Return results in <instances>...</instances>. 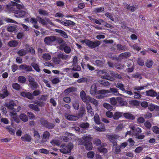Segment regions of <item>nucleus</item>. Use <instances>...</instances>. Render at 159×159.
<instances>
[{"mask_svg":"<svg viewBox=\"0 0 159 159\" xmlns=\"http://www.w3.org/2000/svg\"><path fill=\"white\" fill-rule=\"evenodd\" d=\"M99 93L102 94L110 93L116 96H122V95L120 94L118 89L115 88H110L109 90H103L99 91Z\"/></svg>","mask_w":159,"mask_h":159,"instance_id":"1","label":"nucleus"},{"mask_svg":"<svg viewBox=\"0 0 159 159\" xmlns=\"http://www.w3.org/2000/svg\"><path fill=\"white\" fill-rule=\"evenodd\" d=\"M29 81L31 88L32 89H34L38 87L39 85L37 82L35 81L34 78L32 77H30L29 79Z\"/></svg>","mask_w":159,"mask_h":159,"instance_id":"2","label":"nucleus"},{"mask_svg":"<svg viewBox=\"0 0 159 159\" xmlns=\"http://www.w3.org/2000/svg\"><path fill=\"white\" fill-rule=\"evenodd\" d=\"M57 38L55 36H52L46 37L44 40V42L47 45H50L52 43L56 41Z\"/></svg>","mask_w":159,"mask_h":159,"instance_id":"3","label":"nucleus"},{"mask_svg":"<svg viewBox=\"0 0 159 159\" xmlns=\"http://www.w3.org/2000/svg\"><path fill=\"white\" fill-rule=\"evenodd\" d=\"M106 136L107 139L112 143L114 146L116 145L117 143L116 141L117 138L116 135L115 134L107 135Z\"/></svg>","mask_w":159,"mask_h":159,"instance_id":"4","label":"nucleus"},{"mask_svg":"<svg viewBox=\"0 0 159 159\" xmlns=\"http://www.w3.org/2000/svg\"><path fill=\"white\" fill-rule=\"evenodd\" d=\"M88 43V47L91 48H94L98 47L100 44L101 43L99 41L97 40L95 42L89 40Z\"/></svg>","mask_w":159,"mask_h":159,"instance_id":"5","label":"nucleus"},{"mask_svg":"<svg viewBox=\"0 0 159 159\" xmlns=\"http://www.w3.org/2000/svg\"><path fill=\"white\" fill-rule=\"evenodd\" d=\"M50 134L48 131H46L43 133L42 139L41 142V143H43L47 142L49 139Z\"/></svg>","mask_w":159,"mask_h":159,"instance_id":"6","label":"nucleus"},{"mask_svg":"<svg viewBox=\"0 0 159 159\" xmlns=\"http://www.w3.org/2000/svg\"><path fill=\"white\" fill-rule=\"evenodd\" d=\"M80 96L82 101L86 104H87L88 100V98L90 96H87L84 90H82L80 92Z\"/></svg>","mask_w":159,"mask_h":159,"instance_id":"7","label":"nucleus"},{"mask_svg":"<svg viewBox=\"0 0 159 159\" xmlns=\"http://www.w3.org/2000/svg\"><path fill=\"white\" fill-rule=\"evenodd\" d=\"M11 3L12 6V7H11V11H13V12L15 11H16L15 10H13V9L15 8V7H16L17 8V9H19V11L21 9H22L24 7L23 6L20 4H18L16 2L11 1Z\"/></svg>","mask_w":159,"mask_h":159,"instance_id":"8","label":"nucleus"},{"mask_svg":"<svg viewBox=\"0 0 159 159\" xmlns=\"http://www.w3.org/2000/svg\"><path fill=\"white\" fill-rule=\"evenodd\" d=\"M21 70H23L26 71H33L32 67L29 65L26 64H22L19 66Z\"/></svg>","mask_w":159,"mask_h":159,"instance_id":"9","label":"nucleus"},{"mask_svg":"<svg viewBox=\"0 0 159 159\" xmlns=\"http://www.w3.org/2000/svg\"><path fill=\"white\" fill-rule=\"evenodd\" d=\"M15 13V16L17 17H21L25 15L27 13L25 11L23 10H19L16 12L15 11L13 12Z\"/></svg>","mask_w":159,"mask_h":159,"instance_id":"10","label":"nucleus"},{"mask_svg":"<svg viewBox=\"0 0 159 159\" xmlns=\"http://www.w3.org/2000/svg\"><path fill=\"white\" fill-rule=\"evenodd\" d=\"M20 95L23 97H25L30 99H34V97L32 94L30 92H22L20 93Z\"/></svg>","mask_w":159,"mask_h":159,"instance_id":"11","label":"nucleus"},{"mask_svg":"<svg viewBox=\"0 0 159 159\" xmlns=\"http://www.w3.org/2000/svg\"><path fill=\"white\" fill-rule=\"evenodd\" d=\"M87 107L86 108L88 114L89 116H92L94 115V111L92 108L91 107L90 105L86 104Z\"/></svg>","mask_w":159,"mask_h":159,"instance_id":"12","label":"nucleus"},{"mask_svg":"<svg viewBox=\"0 0 159 159\" xmlns=\"http://www.w3.org/2000/svg\"><path fill=\"white\" fill-rule=\"evenodd\" d=\"M59 48L61 50L64 49V52L66 53H70V47L66 44H61L59 46Z\"/></svg>","mask_w":159,"mask_h":159,"instance_id":"13","label":"nucleus"},{"mask_svg":"<svg viewBox=\"0 0 159 159\" xmlns=\"http://www.w3.org/2000/svg\"><path fill=\"white\" fill-rule=\"evenodd\" d=\"M37 17L36 19L31 18L30 20V21L33 25V27L37 29H39V26L37 25Z\"/></svg>","mask_w":159,"mask_h":159,"instance_id":"14","label":"nucleus"},{"mask_svg":"<svg viewBox=\"0 0 159 159\" xmlns=\"http://www.w3.org/2000/svg\"><path fill=\"white\" fill-rule=\"evenodd\" d=\"M146 95L154 97L156 96L157 93L152 89H150L145 92Z\"/></svg>","mask_w":159,"mask_h":159,"instance_id":"15","label":"nucleus"},{"mask_svg":"<svg viewBox=\"0 0 159 159\" xmlns=\"http://www.w3.org/2000/svg\"><path fill=\"white\" fill-rule=\"evenodd\" d=\"M97 88L96 85L95 84H93L91 86L90 90V93L93 96H94L97 93Z\"/></svg>","mask_w":159,"mask_h":159,"instance_id":"16","label":"nucleus"},{"mask_svg":"<svg viewBox=\"0 0 159 159\" xmlns=\"http://www.w3.org/2000/svg\"><path fill=\"white\" fill-rule=\"evenodd\" d=\"M21 139L24 142H30L31 140V138L30 135L25 134L21 137Z\"/></svg>","mask_w":159,"mask_h":159,"instance_id":"17","label":"nucleus"},{"mask_svg":"<svg viewBox=\"0 0 159 159\" xmlns=\"http://www.w3.org/2000/svg\"><path fill=\"white\" fill-rule=\"evenodd\" d=\"M148 109L152 111L155 110L156 111H159V106L152 104H150L148 106Z\"/></svg>","mask_w":159,"mask_h":159,"instance_id":"18","label":"nucleus"},{"mask_svg":"<svg viewBox=\"0 0 159 159\" xmlns=\"http://www.w3.org/2000/svg\"><path fill=\"white\" fill-rule=\"evenodd\" d=\"M60 150L62 153H66L70 151V147L66 145L61 146V148Z\"/></svg>","mask_w":159,"mask_h":159,"instance_id":"19","label":"nucleus"},{"mask_svg":"<svg viewBox=\"0 0 159 159\" xmlns=\"http://www.w3.org/2000/svg\"><path fill=\"white\" fill-rule=\"evenodd\" d=\"M2 92L3 93V94H0V97L3 98L8 95L9 93L7 90V87L6 86H3Z\"/></svg>","mask_w":159,"mask_h":159,"instance_id":"20","label":"nucleus"},{"mask_svg":"<svg viewBox=\"0 0 159 159\" xmlns=\"http://www.w3.org/2000/svg\"><path fill=\"white\" fill-rule=\"evenodd\" d=\"M130 56V54L129 52H125L120 54L119 57L120 59H125L129 57Z\"/></svg>","mask_w":159,"mask_h":159,"instance_id":"21","label":"nucleus"},{"mask_svg":"<svg viewBox=\"0 0 159 159\" xmlns=\"http://www.w3.org/2000/svg\"><path fill=\"white\" fill-rule=\"evenodd\" d=\"M88 105H89V102L93 104L96 107H97L98 106V103L97 100L94 98H92L90 96L88 98Z\"/></svg>","mask_w":159,"mask_h":159,"instance_id":"22","label":"nucleus"},{"mask_svg":"<svg viewBox=\"0 0 159 159\" xmlns=\"http://www.w3.org/2000/svg\"><path fill=\"white\" fill-rule=\"evenodd\" d=\"M16 106V104L13 101H11L8 103L6 104V106L7 108L11 110L14 109L13 107Z\"/></svg>","mask_w":159,"mask_h":159,"instance_id":"23","label":"nucleus"},{"mask_svg":"<svg viewBox=\"0 0 159 159\" xmlns=\"http://www.w3.org/2000/svg\"><path fill=\"white\" fill-rule=\"evenodd\" d=\"M37 20L39 22L43 25H45L47 24V22L49 20L48 19H46V20L40 17H37Z\"/></svg>","mask_w":159,"mask_h":159,"instance_id":"24","label":"nucleus"},{"mask_svg":"<svg viewBox=\"0 0 159 159\" xmlns=\"http://www.w3.org/2000/svg\"><path fill=\"white\" fill-rule=\"evenodd\" d=\"M83 140L82 141V144H83L84 142H86V143L90 142L91 139V137L90 135H84L83 137Z\"/></svg>","mask_w":159,"mask_h":159,"instance_id":"25","label":"nucleus"},{"mask_svg":"<svg viewBox=\"0 0 159 159\" xmlns=\"http://www.w3.org/2000/svg\"><path fill=\"white\" fill-rule=\"evenodd\" d=\"M114 85L117 88L119 89L120 90H121L122 91H125V85L121 83H115Z\"/></svg>","mask_w":159,"mask_h":159,"instance_id":"26","label":"nucleus"},{"mask_svg":"<svg viewBox=\"0 0 159 159\" xmlns=\"http://www.w3.org/2000/svg\"><path fill=\"white\" fill-rule=\"evenodd\" d=\"M83 145H84L85 146L86 149L88 150H91L93 148V145L92 143L90 142H84Z\"/></svg>","mask_w":159,"mask_h":159,"instance_id":"27","label":"nucleus"},{"mask_svg":"<svg viewBox=\"0 0 159 159\" xmlns=\"http://www.w3.org/2000/svg\"><path fill=\"white\" fill-rule=\"evenodd\" d=\"M31 65L37 72H39L40 71L39 66L37 64L33 62L31 63Z\"/></svg>","mask_w":159,"mask_h":159,"instance_id":"28","label":"nucleus"},{"mask_svg":"<svg viewBox=\"0 0 159 159\" xmlns=\"http://www.w3.org/2000/svg\"><path fill=\"white\" fill-rule=\"evenodd\" d=\"M55 31L59 33L61 36L64 37V38H67L68 37V35L64 31L58 29H55Z\"/></svg>","mask_w":159,"mask_h":159,"instance_id":"29","label":"nucleus"},{"mask_svg":"<svg viewBox=\"0 0 159 159\" xmlns=\"http://www.w3.org/2000/svg\"><path fill=\"white\" fill-rule=\"evenodd\" d=\"M123 115L127 119L133 120L135 118V117L133 115L130 113H124L123 114Z\"/></svg>","mask_w":159,"mask_h":159,"instance_id":"30","label":"nucleus"},{"mask_svg":"<svg viewBox=\"0 0 159 159\" xmlns=\"http://www.w3.org/2000/svg\"><path fill=\"white\" fill-rule=\"evenodd\" d=\"M89 80L87 78L85 77H82L78 79L76 82L78 83H87L89 82Z\"/></svg>","mask_w":159,"mask_h":159,"instance_id":"31","label":"nucleus"},{"mask_svg":"<svg viewBox=\"0 0 159 159\" xmlns=\"http://www.w3.org/2000/svg\"><path fill=\"white\" fill-rule=\"evenodd\" d=\"M123 114L119 112H116L113 115V118L115 120H118L120 117Z\"/></svg>","mask_w":159,"mask_h":159,"instance_id":"32","label":"nucleus"},{"mask_svg":"<svg viewBox=\"0 0 159 159\" xmlns=\"http://www.w3.org/2000/svg\"><path fill=\"white\" fill-rule=\"evenodd\" d=\"M103 90V89L99 90L97 92L96 96L97 98L98 99H102L104 98L105 97L104 95H106V94H102L99 93L100 91Z\"/></svg>","mask_w":159,"mask_h":159,"instance_id":"33","label":"nucleus"},{"mask_svg":"<svg viewBox=\"0 0 159 159\" xmlns=\"http://www.w3.org/2000/svg\"><path fill=\"white\" fill-rule=\"evenodd\" d=\"M28 107L36 111H40L39 108L35 104H30L29 105Z\"/></svg>","mask_w":159,"mask_h":159,"instance_id":"34","label":"nucleus"},{"mask_svg":"<svg viewBox=\"0 0 159 159\" xmlns=\"http://www.w3.org/2000/svg\"><path fill=\"white\" fill-rule=\"evenodd\" d=\"M19 117L21 120L24 122H26L28 120V118L27 116L24 113H21L20 114Z\"/></svg>","mask_w":159,"mask_h":159,"instance_id":"35","label":"nucleus"},{"mask_svg":"<svg viewBox=\"0 0 159 159\" xmlns=\"http://www.w3.org/2000/svg\"><path fill=\"white\" fill-rule=\"evenodd\" d=\"M8 44L10 47H15L17 46L18 43L16 41L12 40L9 41Z\"/></svg>","mask_w":159,"mask_h":159,"instance_id":"36","label":"nucleus"},{"mask_svg":"<svg viewBox=\"0 0 159 159\" xmlns=\"http://www.w3.org/2000/svg\"><path fill=\"white\" fill-rule=\"evenodd\" d=\"M99 82L100 84L105 86H109L110 85V83L104 79L100 80Z\"/></svg>","mask_w":159,"mask_h":159,"instance_id":"37","label":"nucleus"},{"mask_svg":"<svg viewBox=\"0 0 159 159\" xmlns=\"http://www.w3.org/2000/svg\"><path fill=\"white\" fill-rule=\"evenodd\" d=\"M111 75L113 77L119 79H121L122 78L121 76L117 73H115L114 72L111 71L110 73Z\"/></svg>","mask_w":159,"mask_h":159,"instance_id":"38","label":"nucleus"},{"mask_svg":"<svg viewBox=\"0 0 159 159\" xmlns=\"http://www.w3.org/2000/svg\"><path fill=\"white\" fill-rule=\"evenodd\" d=\"M27 51L24 49H21L17 52V54L20 56H22L26 55L27 53Z\"/></svg>","mask_w":159,"mask_h":159,"instance_id":"39","label":"nucleus"},{"mask_svg":"<svg viewBox=\"0 0 159 159\" xmlns=\"http://www.w3.org/2000/svg\"><path fill=\"white\" fill-rule=\"evenodd\" d=\"M43 59L45 61H48L51 59V56L48 53H45L43 54L42 56Z\"/></svg>","mask_w":159,"mask_h":159,"instance_id":"40","label":"nucleus"},{"mask_svg":"<svg viewBox=\"0 0 159 159\" xmlns=\"http://www.w3.org/2000/svg\"><path fill=\"white\" fill-rule=\"evenodd\" d=\"M104 10L103 7L95 8L93 9V12L95 13H100Z\"/></svg>","mask_w":159,"mask_h":159,"instance_id":"41","label":"nucleus"},{"mask_svg":"<svg viewBox=\"0 0 159 159\" xmlns=\"http://www.w3.org/2000/svg\"><path fill=\"white\" fill-rule=\"evenodd\" d=\"M72 106L75 110H78L79 107V102L77 100L73 101L72 103Z\"/></svg>","mask_w":159,"mask_h":159,"instance_id":"42","label":"nucleus"},{"mask_svg":"<svg viewBox=\"0 0 159 159\" xmlns=\"http://www.w3.org/2000/svg\"><path fill=\"white\" fill-rule=\"evenodd\" d=\"M105 15L106 16L109 18L111 20L114 21V19L113 16V14L111 13H110L108 12H106L105 13Z\"/></svg>","mask_w":159,"mask_h":159,"instance_id":"43","label":"nucleus"},{"mask_svg":"<svg viewBox=\"0 0 159 159\" xmlns=\"http://www.w3.org/2000/svg\"><path fill=\"white\" fill-rule=\"evenodd\" d=\"M103 106V107L111 111L113 110L112 107L109 104L107 103H104Z\"/></svg>","mask_w":159,"mask_h":159,"instance_id":"44","label":"nucleus"},{"mask_svg":"<svg viewBox=\"0 0 159 159\" xmlns=\"http://www.w3.org/2000/svg\"><path fill=\"white\" fill-rule=\"evenodd\" d=\"M105 75H102V78L103 79H104L105 80H110L111 81H112L113 80V78H111L109 75L107 73L106 74H105Z\"/></svg>","mask_w":159,"mask_h":159,"instance_id":"45","label":"nucleus"},{"mask_svg":"<svg viewBox=\"0 0 159 159\" xmlns=\"http://www.w3.org/2000/svg\"><path fill=\"white\" fill-rule=\"evenodd\" d=\"M123 128V124H120L118 125L116 127L115 131L116 133L118 132L119 131L121 130Z\"/></svg>","mask_w":159,"mask_h":159,"instance_id":"46","label":"nucleus"},{"mask_svg":"<svg viewBox=\"0 0 159 159\" xmlns=\"http://www.w3.org/2000/svg\"><path fill=\"white\" fill-rule=\"evenodd\" d=\"M17 28L16 25L11 26L9 27L7 29L8 31L10 32H12L15 31Z\"/></svg>","mask_w":159,"mask_h":159,"instance_id":"47","label":"nucleus"},{"mask_svg":"<svg viewBox=\"0 0 159 159\" xmlns=\"http://www.w3.org/2000/svg\"><path fill=\"white\" fill-rule=\"evenodd\" d=\"M18 80L20 83H24L26 82V79L24 76H21L18 77Z\"/></svg>","mask_w":159,"mask_h":159,"instance_id":"48","label":"nucleus"},{"mask_svg":"<svg viewBox=\"0 0 159 159\" xmlns=\"http://www.w3.org/2000/svg\"><path fill=\"white\" fill-rule=\"evenodd\" d=\"M129 104L132 106H137L139 105V102L135 100H133L129 101Z\"/></svg>","mask_w":159,"mask_h":159,"instance_id":"49","label":"nucleus"},{"mask_svg":"<svg viewBox=\"0 0 159 159\" xmlns=\"http://www.w3.org/2000/svg\"><path fill=\"white\" fill-rule=\"evenodd\" d=\"M12 87L13 89L16 90H19L20 89V85L17 83H14L12 84Z\"/></svg>","mask_w":159,"mask_h":159,"instance_id":"50","label":"nucleus"},{"mask_svg":"<svg viewBox=\"0 0 159 159\" xmlns=\"http://www.w3.org/2000/svg\"><path fill=\"white\" fill-rule=\"evenodd\" d=\"M48 98V97L47 95H42L39 97V99L40 100L46 101Z\"/></svg>","mask_w":159,"mask_h":159,"instance_id":"51","label":"nucleus"},{"mask_svg":"<svg viewBox=\"0 0 159 159\" xmlns=\"http://www.w3.org/2000/svg\"><path fill=\"white\" fill-rule=\"evenodd\" d=\"M98 150L99 152L104 153H107V149L105 148H104L102 146L99 147L98 148Z\"/></svg>","mask_w":159,"mask_h":159,"instance_id":"52","label":"nucleus"},{"mask_svg":"<svg viewBox=\"0 0 159 159\" xmlns=\"http://www.w3.org/2000/svg\"><path fill=\"white\" fill-rule=\"evenodd\" d=\"M94 120L97 124H99L100 122L99 118L98 115L96 114L94 117Z\"/></svg>","mask_w":159,"mask_h":159,"instance_id":"53","label":"nucleus"},{"mask_svg":"<svg viewBox=\"0 0 159 159\" xmlns=\"http://www.w3.org/2000/svg\"><path fill=\"white\" fill-rule=\"evenodd\" d=\"M117 49L119 50H125L126 48L125 46H123L120 44H118L116 45Z\"/></svg>","mask_w":159,"mask_h":159,"instance_id":"54","label":"nucleus"},{"mask_svg":"<svg viewBox=\"0 0 159 159\" xmlns=\"http://www.w3.org/2000/svg\"><path fill=\"white\" fill-rule=\"evenodd\" d=\"M118 102L121 106H125L126 105V102L124 101L123 99L121 98H119L117 100Z\"/></svg>","mask_w":159,"mask_h":159,"instance_id":"55","label":"nucleus"},{"mask_svg":"<svg viewBox=\"0 0 159 159\" xmlns=\"http://www.w3.org/2000/svg\"><path fill=\"white\" fill-rule=\"evenodd\" d=\"M89 123H82L80 124V127L82 128H86L89 127Z\"/></svg>","mask_w":159,"mask_h":159,"instance_id":"56","label":"nucleus"},{"mask_svg":"<svg viewBox=\"0 0 159 159\" xmlns=\"http://www.w3.org/2000/svg\"><path fill=\"white\" fill-rule=\"evenodd\" d=\"M39 13L42 15L43 16H48V12L46 11H45L44 10H43L42 9H39Z\"/></svg>","mask_w":159,"mask_h":159,"instance_id":"57","label":"nucleus"},{"mask_svg":"<svg viewBox=\"0 0 159 159\" xmlns=\"http://www.w3.org/2000/svg\"><path fill=\"white\" fill-rule=\"evenodd\" d=\"M153 64V61L151 60H148L145 63L146 66L148 68L151 67Z\"/></svg>","mask_w":159,"mask_h":159,"instance_id":"58","label":"nucleus"},{"mask_svg":"<svg viewBox=\"0 0 159 159\" xmlns=\"http://www.w3.org/2000/svg\"><path fill=\"white\" fill-rule=\"evenodd\" d=\"M95 65L97 66H98L102 67L103 65V63L102 61L99 60H97L95 61Z\"/></svg>","mask_w":159,"mask_h":159,"instance_id":"59","label":"nucleus"},{"mask_svg":"<svg viewBox=\"0 0 159 159\" xmlns=\"http://www.w3.org/2000/svg\"><path fill=\"white\" fill-rule=\"evenodd\" d=\"M114 66L116 68L119 70L123 69L125 66L124 65H121L120 64H116Z\"/></svg>","mask_w":159,"mask_h":159,"instance_id":"60","label":"nucleus"},{"mask_svg":"<svg viewBox=\"0 0 159 159\" xmlns=\"http://www.w3.org/2000/svg\"><path fill=\"white\" fill-rule=\"evenodd\" d=\"M34 136L38 140L40 139V136L39 133L37 130H35L34 132Z\"/></svg>","mask_w":159,"mask_h":159,"instance_id":"61","label":"nucleus"},{"mask_svg":"<svg viewBox=\"0 0 159 159\" xmlns=\"http://www.w3.org/2000/svg\"><path fill=\"white\" fill-rule=\"evenodd\" d=\"M94 153L93 151H90L87 154V157L88 158H92L94 156Z\"/></svg>","mask_w":159,"mask_h":159,"instance_id":"62","label":"nucleus"},{"mask_svg":"<svg viewBox=\"0 0 159 159\" xmlns=\"http://www.w3.org/2000/svg\"><path fill=\"white\" fill-rule=\"evenodd\" d=\"M143 116L145 118L148 119L151 118L152 116V115L151 113L147 112L144 114Z\"/></svg>","mask_w":159,"mask_h":159,"instance_id":"63","label":"nucleus"},{"mask_svg":"<svg viewBox=\"0 0 159 159\" xmlns=\"http://www.w3.org/2000/svg\"><path fill=\"white\" fill-rule=\"evenodd\" d=\"M40 121L42 125L43 126L46 127V126L47 125L48 122L47 120H44L43 119H40Z\"/></svg>","mask_w":159,"mask_h":159,"instance_id":"64","label":"nucleus"}]
</instances>
